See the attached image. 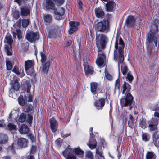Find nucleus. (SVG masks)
Returning a JSON list of instances; mask_svg holds the SVG:
<instances>
[{
	"mask_svg": "<svg viewBox=\"0 0 159 159\" xmlns=\"http://www.w3.org/2000/svg\"><path fill=\"white\" fill-rule=\"evenodd\" d=\"M124 48V43L122 38L117 34L116 36L115 45V50L114 51H116V50L118 49L119 56L118 57L117 54H114V59L115 61L118 62V66L124 61L123 49Z\"/></svg>",
	"mask_w": 159,
	"mask_h": 159,
	"instance_id": "1",
	"label": "nucleus"
},
{
	"mask_svg": "<svg viewBox=\"0 0 159 159\" xmlns=\"http://www.w3.org/2000/svg\"><path fill=\"white\" fill-rule=\"evenodd\" d=\"M45 8L46 10L51 9L54 11L55 15L57 16L56 19L57 20H61L65 13V10L63 7H61L58 11H57L55 5L52 0H46Z\"/></svg>",
	"mask_w": 159,
	"mask_h": 159,
	"instance_id": "2",
	"label": "nucleus"
},
{
	"mask_svg": "<svg viewBox=\"0 0 159 159\" xmlns=\"http://www.w3.org/2000/svg\"><path fill=\"white\" fill-rule=\"evenodd\" d=\"M94 27L97 32L107 33L110 30L109 21L107 20L103 19L100 22H95L94 24Z\"/></svg>",
	"mask_w": 159,
	"mask_h": 159,
	"instance_id": "3",
	"label": "nucleus"
},
{
	"mask_svg": "<svg viewBox=\"0 0 159 159\" xmlns=\"http://www.w3.org/2000/svg\"><path fill=\"white\" fill-rule=\"evenodd\" d=\"M107 37L103 34H97L96 38V44L98 50L102 51V49H104L108 41Z\"/></svg>",
	"mask_w": 159,
	"mask_h": 159,
	"instance_id": "4",
	"label": "nucleus"
},
{
	"mask_svg": "<svg viewBox=\"0 0 159 159\" xmlns=\"http://www.w3.org/2000/svg\"><path fill=\"white\" fill-rule=\"evenodd\" d=\"M34 60L25 61V71L28 75L32 76L34 73Z\"/></svg>",
	"mask_w": 159,
	"mask_h": 159,
	"instance_id": "5",
	"label": "nucleus"
},
{
	"mask_svg": "<svg viewBox=\"0 0 159 159\" xmlns=\"http://www.w3.org/2000/svg\"><path fill=\"white\" fill-rule=\"evenodd\" d=\"M98 56L96 62L99 67H104L105 65L104 61L106 59V56L102 51L98 50Z\"/></svg>",
	"mask_w": 159,
	"mask_h": 159,
	"instance_id": "6",
	"label": "nucleus"
},
{
	"mask_svg": "<svg viewBox=\"0 0 159 159\" xmlns=\"http://www.w3.org/2000/svg\"><path fill=\"white\" fill-rule=\"evenodd\" d=\"M25 38L30 42L33 43L39 39V35L38 32L30 31L26 33Z\"/></svg>",
	"mask_w": 159,
	"mask_h": 159,
	"instance_id": "7",
	"label": "nucleus"
},
{
	"mask_svg": "<svg viewBox=\"0 0 159 159\" xmlns=\"http://www.w3.org/2000/svg\"><path fill=\"white\" fill-rule=\"evenodd\" d=\"M62 154L66 159H76V156L73 154L72 149L67 148L62 152Z\"/></svg>",
	"mask_w": 159,
	"mask_h": 159,
	"instance_id": "8",
	"label": "nucleus"
},
{
	"mask_svg": "<svg viewBox=\"0 0 159 159\" xmlns=\"http://www.w3.org/2000/svg\"><path fill=\"white\" fill-rule=\"evenodd\" d=\"M93 138V134L92 132L90 133V140L87 145L91 149H94L97 145V142Z\"/></svg>",
	"mask_w": 159,
	"mask_h": 159,
	"instance_id": "9",
	"label": "nucleus"
},
{
	"mask_svg": "<svg viewBox=\"0 0 159 159\" xmlns=\"http://www.w3.org/2000/svg\"><path fill=\"white\" fill-rule=\"evenodd\" d=\"M28 141L24 138H20L17 141L18 146L20 148H25L28 146Z\"/></svg>",
	"mask_w": 159,
	"mask_h": 159,
	"instance_id": "10",
	"label": "nucleus"
},
{
	"mask_svg": "<svg viewBox=\"0 0 159 159\" xmlns=\"http://www.w3.org/2000/svg\"><path fill=\"white\" fill-rule=\"evenodd\" d=\"M94 11L96 17L98 18L102 19L105 16V13L103 10L100 7L95 9Z\"/></svg>",
	"mask_w": 159,
	"mask_h": 159,
	"instance_id": "11",
	"label": "nucleus"
},
{
	"mask_svg": "<svg viewBox=\"0 0 159 159\" xmlns=\"http://www.w3.org/2000/svg\"><path fill=\"white\" fill-rule=\"evenodd\" d=\"M51 128L53 132H55L58 127V123L56 120L52 118L50 120Z\"/></svg>",
	"mask_w": 159,
	"mask_h": 159,
	"instance_id": "12",
	"label": "nucleus"
},
{
	"mask_svg": "<svg viewBox=\"0 0 159 159\" xmlns=\"http://www.w3.org/2000/svg\"><path fill=\"white\" fill-rule=\"evenodd\" d=\"M105 103V99L104 98H102L96 101L95 102V106L98 110L102 109L104 106Z\"/></svg>",
	"mask_w": 159,
	"mask_h": 159,
	"instance_id": "13",
	"label": "nucleus"
},
{
	"mask_svg": "<svg viewBox=\"0 0 159 159\" xmlns=\"http://www.w3.org/2000/svg\"><path fill=\"white\" fill-rule=\"evenodd\" d=\"M126 94V96L120 100V103L122 107L127 106L129 104V93L127 92Z\"/></svg>",
	"mask_w": 159,
	"mask_h": 159,
	"instance_id": "14",
	"label": "nucleus"
},
{
	"mask_svg": "<svg viewBox=\"0 0 159 159\" xmlns=\"http://www.w3.org/2000/svg\"><path fill=\"white\" fill-rule=\"evenodd\" d=\"M116 6V4L113 1H111L107 2V3L106 4L107 11H112L113 9L115 8Z\"/></svg>",
	"mask_w": 159,
	"mask_h": 159,
	"instance_id": "15",
	"label": "nucleus"
},
{
	"mask_svg": "<svg viewBox=\"0 0 159 159\" xmlns=\"http://www.w3.org/2000/svg\"><path fill=\"white\" fill-rule=\"evenodd\" d=\"M83 65L85 73L87 74H92L93 71V68L90 66L87 62H84Z\"/></svg>",
	"mask_w": 159,
	"mask_h": 159,
	"instance_id": "16",
	"label": "nucleus"
},
{
	"mask_svg": "<svg viewBox=\"0 0 159 159\" xmlns=\"http://www.w3.org/2000/svg\"><path fill=\"white\" fill-rule=\"evenodd\" d=\"M12 71L16 74L20 75V77H22L25 75L23 67H20V69H19L17 66H15L13 69Z\"/></svg>",
	"mask_w": 159,
	"mask_h": 159,
	"instance_id": "17",
	"label": "nucleus"
},
{
	"mask_svg": "<svg viewBox=\"0 0 159 159\" xmlns=\"http://www.w3.org/2000/svg\"><path fill=\"white\" fill-rule=\"evenodd\" d=\"M19 131L21 134H27L29 131L28 126L25 124H22L19 129Z\"/></svg>",
	"mask_w": 159,
	"mask_h": 159,
	"instance_id": "18",
	"label": "nucleus"
},
{
	"mask_svg": "<svg viewBox=\"0 0 159 159\" xmlns=\"http://www.w3.org/2000/svg\"><path fill=\"white\" fill-rule=\"evenodd\" d=\"M8 140L7 135L4 134H0V144H6Z\"/></svg>",
	"mask_w": 159,
	"mask_h": 159,
	"instance_id": "19",
	"label": "nucleus"
},
{
	"mask_svg": "<svg viewBox=\"0 0 159 159\" xmlns=\"http://www.w3.org/2000/svg\"><path fill=\"white\" fill-rule=\"evenodd\" d=\"M97 86L98 84L96 82H93L90 83L91 91L94 94H96Z\"/></svg>",
	"mask_w": 159,
	"mask_h": 159,
	"instance_id": "20",
	"label": "nucleus"
},
{
	"mask_svg": "<svg viewBox=\"0 0 159 159\" xmlns=\"http://www.w3.org/2000/svg\"><path fill=\"white\" fill-rule=\"evenodd\" d=\"M21 15L24 16H30V10L27 8L23 7L21 8Z\"/></svg>",
	"mask_w": 159,
	"mask_h": 159,
	"instance_id": "21",
	"label": "nucleus"
},
{
	"mask_svg": "<svg viewBox=\"0 0 159 159\" xmlns=\"http://www.w3.org/2000/svg\"><path fill=\"white\" fill-rule=\"evenodd\" d=\"M50 66V62L49 61H47L45 63H43L42 69L43 72L47 73L48 70Z\"/></svg>",
	"mask_w": 159,
	"mask_h": 159,
	"instance_id": "22",
	"label": "nucleus"
},
{
	"mask_svg": "<svg viewBox=\"0 0 159 159\" xmlns=\"http://www.w3.org/2000/svg\"><path fill=\"white\" fill-rule=\"evenodd\" d=\"M13 35L14 37L16 38L17 36L19 39L22 38L21 32L20 29H17L15 32H13Z\"/></svg>",
	"mask_w": 159,
	"mask_h": 159,
	"instance_id": "23",
	"label": "nucleus"
},
{
	"mask_svg": "<svg viewBox=\"0 0 159 159\" xmlns=\"http://www.w3.org/2000/svg\"><path fill=\"white\" fill-rule=\"evenodd\" d=\"M4 41L5 42H6L10 45H11V44L13 41V40L12 39L11 36L9 33L7 34L6 36Z\"/></svg>",
	"mask_w": 159,
	"mask_h": 159,
	"instance_id": "24",
	"label": "nucleus"
},
{
	"mask_svg": "<svg viewBox=\"0 0 159 159\" xmlns=\"http://www.w3.org/2000/svg\"><path fill=\"white\" fill-rule=\"evenodd\" d=\"M33 108V107L31 105H29L25 106L23 108L24 111L25 112H30Z\"/></svg>",
	"mask_w": 159,
	"mask_h": 159,
	"instance_id": "25",
	"label": "nucleus"
},
{
	"mask_svg": "<svg viewBox=\"0 0 159 159\" xmlns=\"http://www.w3.org/2000/svg\"><path fill=\"white\" fill-rule=\"evenodd\" d=\"M69 24L71 27L73 28H76L77 30V27L80 25V23L77 21H71L69 22Z\"/></svg>",
	"mask_w": 159,
	"mask_h": 159,
	"instance_id": "26",
	"label": "nucleus"
},
{
	"mask_svg": "<svg viewBox=\"0 0 159 159\" xmlns=\"http://www.w3.org/2000/svg\"><path fill=\"white\" fill-rule=\"evenodd\" d=\"M44 20L45 22L50 23L52 21V17L51 15L47 14L44 16Z\"/></svg>",
	"mask_w": 159,
	"mask_h": 159,
	"instance_id": "27",
	"label": "nucleus"
},
{
	"mask_svg": "<svg viewBox=\"0 0 159 159\" xmlns=\"http://www.w3.org/2000/svg\"><path fill=\"white\" fill-rule=\"evenodd\" d=\"M6 62L7 69L8 70H11L13 67L11 62L8 59L6 60Z\"/></svg>",
	"mask_w": 159,
	"mask_h": 159,
	"instance_id": "28",
	"label": "nucleus"
},
{
	"mask_svg": "<svg viewBox=\"0 0 159 159\" xmlns=\"http://www.w3.org/2000/svg\"><path fill=\"white\" fill-rule=\"evenodd\" d=\"M18 101L19 104L21 106L24 105L25 103V101L24 99L23 98L22 96L20 95L18 98Z\"/></svg>",
	"mask_w": 159,
	"mask_h": 159,
	"instance_id": "29",
	"label": "nucleus"
},
{
	"mask_svg": "<svg viewBox=\"0 0 159 159\" xmlns=\"http://www.w3.org/2000/svg\"><path fill=\"white\" fill-rule=\"evenodd\" d=\"M26 115L24 113H22L18 119V121L20 122H25L26 120Z\"/></svg>",
	"mask_w": 159,
	"mask_h": 159,
	"instance_id": "30",
	"label": "nucleus"
},
{
	"mask_svg": "<svg viewBox=\"0 0 159 159\" xmlns=\"http://www.w3.org/2000/svg\"><path fill=\"white\" fill-rule=\"evenodd\" d=\"M74 151L76 155H82L84 152L79 148H76L74 149Z\"/></svg>",
	"mask_w": 159,
	"mask_h": 159,
	"instance_id": "31",
	"label": "nucleus"
},
{
	"mask_svg": "<svg viewBox=\"0 0 159 159\" xmlns=\"http://www.w3.org/2000/svg\"><path fill=\"white\" fill-rule=\"evenodd\" d=\"M7 127L8 129L10 130H16V126L12 123H9L7 125Z\"/></svg>",
	"mask_w": 159,
	"mask_h": 159,
	"instance_id": "32",
	"label": "nucleus"
},
{
	"mask_svg": "<svg viewBox=\"0 0 159 159\" xmlns=\"http://www.w3.org/2000/svg\"><path fill=\"white\" fill-rule=\"evenodd\" d=\"M121 70L123 74L124 75H126L128 69L127 66L125 65H122L121 67Z\"/></svg>",
	"mask_w": 159,
	"mask_h": 159,
	"instance_id": "33",
	"label": "nucleus"
},
{
	"mask_svg": "<svg viewBox=\"0 0 159 159\" xmlns=\"http://www.w3.org/2000/svg\"><path fill=\"white\" fill-rule=\"evenodd\" d=\"M40 55L41 57V62L42 63H44L46 60V56L42 52H40Z\"/></svg>",
	"mask_w": 159,
	"mask_h": 159,
	"instance_id": "34",
	"label": "nucleus"
},
{
	"mask_svg": "<svg viewBox=\"0 0 159 159\" xmlns=\"http://www.w3.org/2000/svg\"><path fill=\"white\" fill-rule=\"evenodd\" d=\"M125 22L124 28L126 30H127V29L128 30L129 28V16H128Z\"/></svg>",
	"mask_w": 159,
	"mask_h": 159,
	"instance_id": "35",
	"label": "nucleus"
},
{
	"mask_svg": "<svg viewBox=\"0 0 159 159\" xmlns=\"http://www.w3.org/2000/svg\"><path fill=\"white\" fill-rule=\"evenodd\" d=\"M29 20L28 19H24L22 20V26L23 27H27L29 24Z\"/></svg>",
	"mask_w": 159,
	"mask_h": 159,
	"instance_id": "36",
	"label": "nucleus"
},
{
	"mask_svg": "<svg viewBox=\"0 0 159 159\" xmlns=\"http://www.w3.org/2000/svg\"><path fill=\"white\" fill-rule=\"evenodd\" d=\"M86 156L90 159H93V155L91 151H88L86 152Z\"/></svg>",
	"mask_w": 159,
	"mask_h": 159,
	"instance_id": "37",
	"label": "nucleus"
},
{
	"mask_svg": "<svg viewBox=\"0 0 159 159\" xmlns=\"http://www.w3.org/2000/svg\"><path fill=\"white\" fill-rule=\"evenodd\" d=\"M115 87L116 89L117 88L119 89H120V80L119 79H117L116 81Z\"/></svg>",
	"mask_w": 159,
	"mask_h": 159,
	"instance_id": "38",
	"label": "nucleus"
},
{
	"mask_svg": "<svg viewBox=\"0 0 159 159\" xmlns=\"http://www.w3.org/2000/svg\"><path fill=\"white\" fill-rule=\"evenodd\" d=\"M96 153L98 154L101 157H104L103 155L102 154V152L99 150L98 148H96Z\"/></svg>",
	"mask_w": 159,
	"mask_h": 159,
	"instance_id": "39",
	"label": "nucleus"
},
{
	"mask_svg": "<svg viewBox=\"0 0 159 159\" xmlns=\"http://www.w3.org/2000/svg\"><path fill=\"white\" fill-rule=\"evenodd\" d=\"M127 83L125 82L124 81V82L123 85V91H122V93L124 94L125 92V91L126 90V89H127Z\"/></svg>",
	"mask_w": 159,
	"mask_h": 159,
	"instance_id": "40",
	"label": "nucleus"
},
{
	"mask_svg": "<svg viewBox=\"0 0 159 159\" xmlns=\"http://www.w3.org/2000/svg\"><path fill=\"white\" fill-rule=\"evenodd\" d=\"M53 1L56 2L58 5H60L64 2V0H53Z\"/></svg>",
	"mask_w": 159,
	"mask_h": 159,
	"instance_id": "41",
	"label": "nucleus"
},
{
	"mask_svg": "<svg viewBox=\"0 0 159 159\" xmlns=\"http://www.w3.org/2000/svg\"><path fill=\"white\" fill-rule=\"evenodd\" d=\"M36 146L33 145L31 148L30 153L32 154L34 153L36 151Z\"/></svg>",
	"mask_w": 159,
	"mask_h": 159,
	"instance_id": "42",
	"label": "nucleus"
},
{
	"mask_svg": "<svg viewBox=\"0 0 159 159\" xmlns=\"http://www.w3.org/2000/svg\"><path fill=\"white\" fill-rule=\"evenodd\" d=\"M20 88L19 84H14L13 85V88L14 89L18 91Z\"/></svg>",
	"mask_w": 159,
	"mask_h": 159,
	"instance_id": "43",
	"label": "nucleus"
},
{
	"mask_svg": "<svg viewBox=\"0 0 159 159\" xmlns=\"http://www.w3.org/2000/svg\"><path fill=\"white\" fill-rule=\"evenodd\" d=\"M105 76L106 79L109 80H111L112 79V76L108 73H106Z\"/></svg>",
	"mask_w": 159,
	"mask_h": 159,
	"instance_id": "44",
	"label": "nucleus"
},
{
	"mask_svg": "<svg viewBox=\"0 0 159 159\" xmlns=\"http://www.w3.org/2000/svg\"><path fill=\"white\" fill-rule=\"evenodd\" d=\"M77 29L76 28L71 27L69 30V33L70 34H72L75 31H76Z\"/></svg>",
	"mask_w": 159,
	"mask_h": 159,
	"instance_id": "45",
	"label": "nucleus"
},
{
	"mask_svg": "<svg viewBox=\"0 0 159 159\" xmlns=\"http://www.w3.org/2000/svg\"><path fill=\"white\" fill-rule=\"evenodd\" d=\"M14 17L15 19H18L19 17V12L18 11H16L14 13Z\"/></svg>",
	"mask_w": 159,
	"mask_h": 159,
	"instance_id": "46",
	"label": "nucleus"
},
{
	"mask_svg": "<svg viewBox=\"0 0 159 159\" xmlns=\"http://www.w3.org/2000/svg\"><path fill=\"white\" fill-rule=\"evenodd\" d=\"M78 3L79 4V8L81 9L83 7V3L80 0H77Z\"/></svg>",
	"mask_w": 159,
	"mask_h": 159,
	"instance_id": "47",
	"label": "nucleus"
},
{
	"mask_svg": "<svg viewBox=\"0 0 159 159\" xmlns=\"http://www.w3.org/2000/svg\"><path fill=\"white\" fill-rule=\"evenodd\" d=\"M26 0H14V1L17 2L19 5L21 4L22 2H25Z\"/></svg>",
	"mask_w": 159,
	"mask_h": 159,
	"instance_id": "48",
	"label": "nucleus"
},
{
	"mask_svg": "<svg viewBox=\"0 0 159 159\" xmlns=\"http://www.w3.org/2000/svg\"><path fill=\"white\" fill-rule=\"evenodd\" d=\"M61 139L60 138L57 139L55 141V143L58 146H60L61 145Z\"/></svg>",
	"mask_w": 159,
	"mask_h": 159,
	"instance_id": "49",
	"label": "nucleus"
},
{
	"mask_svg": "<svg viewBox=\"0 0 159 159\" xmlns=\"http://www.w3.org/2000/svg\"><path fill=\"white\" fill-rule=\"evenodd\" d=\"M70 135L71 134L70 133H67L65 134H64L63 133L61 134V137L64 138H66L69 136H70Z\"/></svg>",
	"mask_w": 159,
	"mask_h": 159,
	"instance_id": "50",
	"label": "nucleus"
},
{
	"mask_svg": "<svg viewBox=\"0 0 159 159\" xmlns=\"http://www.w3.org/2000/svg\"><path fill=\"white\" fill-rule=\"evenodd\" d=\"M6 52L8 55H11L12 54V52L9 50L7 48L6 50Z\"/></svg>",
	"mask_w": 159,
	"mask_h": 159,
	"instance_id": "51",
	"label": "nucleus"
},
{
	"mask_svg": "<svg viewBox=\"0 0 159 159\" xmlns=\"http://www.w3.org/2000/svg\"><path fill=\"white\" fill-rule=\"evenodd\" d=\"M33 119V117L30 116L29 115L28 117V122L30 124L32 122V120Z\"/></svg>",
	"mask_w": 159,
	"mask_h": 159,
	"instance_id": "52",
	"label": "nucleus"
},
{
	"mask_svg": "<svg viewBox=\"0 0 159 159\" xmlns=\"http://www.w3.org/2000/svg\"><path fill=\"white\" fill-rule=\"evenodd\" d=\"M27 92L28 93H29L30 92L31 84H27Z\"/></svg>",
	"mask_w": 159,
	"mask_h": 159,
	"instance_id": "53",
	"label": "nucleus"
},
{
	"mask_svg": "<svg viewBox=\"0 0 159 159\" xmlns=\"http://www.w3.org/2000/svg\"><path fill=\"white\" fill-rule=\"evenodd\" d=\"M28 102H31L32 101L33 96L31 95V94H29L28 95Z\"/></svg>",
	"mask_w": 159,
	"mask_h": 159,
	"instance_id": "54",
	"label": "nucleus"
},
{
	"mask_svg": "<svg viewBox=\"0 0 159 159\" xmlns=\"http://www.w3.org/2000/svg\"><path fill=\"white\" fill-rule=\"evenodd\" d=\"M5 125V123L3 120H0V127H3Z\"/></svg>",
	"mask_w": 159,
	"mask_h": 159,
	"instance_id": "55",
	"label": "nucleus"
},
{
	"mask_svg": "<svg viewBox=\"0 0 159 159\" xmlns=\"http://www.w3.org/2000/svg\"><path fill=\"white\" fill-rule=\"evenodd\" d=\"M26 159H34V157L33 155H28Z\"/></svg>",
	"mask_w": 159,
	"mask_h": 159,
	"instance_id": "56",
	"label": "nucleus"
},
{
	"mask_svg": "<svg viewBox=\"0 0 159 159\" xmlns=\"http://www.w3.org/2000/svg\"><path fill=\"white\" fill-rule=\"evenodd\" d=\"M124 113H125V119L124 120V121H125V123H126L127 121V118L126 117V116L127 115V112L126 111H124Z\"/></svg>",
	"mask_w": 159,
	"mask_h": 159,
	"instance_id": "57",
	"label": "nucleus"
},
{
	"mask_svg": "<svg viewBox=\"0 0 159 159\" xmlns=\"http://www.w3.org/2000/svg\"><path fill=\"white\" fill-rule=\"evenodd\" d=\"M72 41L71 40L68 41L66 43V46H68L71 45L72 43Z\"/></svg>",
	"mask_w": 159,
	"mask_h": 159,
	"instance_id": "58",
	"label": "nucleus"
},
{
	"mask_svg": "<svg viewBox=\"0 0 159 159\" xmlns=\"http://www.w3.org/2000/svg\"><path fill=\"white\" fill-rule=\"evenodd\" d=\"M29 137L32 141H34V136H33L32 134H30Z\"/></svg>",
	"mask_w": 159,
	"mask_h": 159,
	"instance_id": "59",
	"label": "nucleus"
},
{
	"mask_svg": "<svg viewBox=\"0 0 159 159\" xmlns=\"http://www.w3.org/2000/svg\"><path fill=\"white\" fill-rule=\"evenodd\" d=\"M127 80L129 81V73H128L127 76L126 77Z\"/></svg>",
	"mask_w": 159,
	"mask_h": 159,
	"instance_id": "60",
	"label": "nucleus"
},
{
	"mask_svg": "<svg viewBox=\"0 0 159 159\" xmlns=\"http://www.w3.org/2000/svg\"><path fill=\"white\" fill-rule=\"evenodd\" d=\"M19 84L18 81V80L17 79H16L14 81V84Z\"/></svg>",
	"mask_w": 159,
	"mask_h": 159,
	"instance_id": "61",
	"label": "nucleus"
},
{
	"mask_svg": "<svg viewBox=\"0 0 159 159\" xmlns=\"http://www.w3.org/2000/svg\"><path fill=\"white\" fill-rule=\"evenodd\" d=\"M12 113L11 112L10 114H9V118L8 119V120H9V119H10L11 118V116H12Z\"/></svg>",
	"mask_w": 159,
	"mask_h": 159,
	"instance_id": "62",
	"label": "nucleus"
},
{
	"mask_svg": "<svg viewBox=\"0 0 159 159\" xmlns=\"http://www.w3.org/2000/svg\"><path fill=\"white\" fill-rule=\"evenodd\" d=\"M3 60H2V59L0 55V64L2 63V62Z\"/></svg>",
	"mask_w": 159,
	"mask_h": 159,
	"instance_id": "63",
	"label": "nucleus"
},
{
	"mask_svg": "<svg viewBox=\"0 0 159 159\" xmlns=\"http://www.w3.org/2000/svg\"><path fill=\"white\" fill-rule=\"evenodd\" d=\"M11 157L10 156H6L5 157V159H10Z\"/></svg>",
	"mask_w": 159,
	"mask_h": 159,
	"instance_id": "64",
	"label": "nucleus"
}]
</instances>
